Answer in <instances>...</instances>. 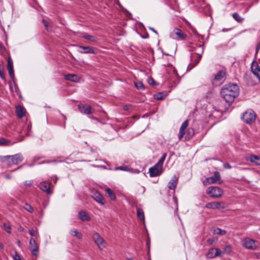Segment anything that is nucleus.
Wrapping results in <instances>:
<instances>
[{"label":"nucleus","mask_w":260,"mask_h":260,"mask_svg":"<svg viewBox=\"0 0 260 260\" xmlns=\"http://www.w3.org/2000/svg\"><path fill=\"white\" fill-rule=\"evenodd\" d=\"M39 187L48 194H51L52 193L50 188V183L46 181L41 182L39 185Z\"/></svg>","instance_id":"obj_11"},{"label":"nucleus","mask_w":260,"mask_h":260,"mask_svg":"<svg viewBox=\"0 0 260 260\" xmlns=\"http://www.w3.org/2000/svg\"><path fill=\"white\" fill-rule=\"evenodd\" d=\"M162 169L154 165L149 169V176L151 177H156L160 175L162 173Z\"/></svg>","instance_id":"obj_12"},{"label":"nucleus","mask_w":260,"mask_h":260,"mask_svg":"<svg viewBox=\"0 0 260 260\" xmlns=\"http://www.w3.org/2000/svg\"><path fill=\"white\" fill-rule=\"evenodd\" d=\"M170 37L174 39L184 40L186 35L181 29L176 28L170 33Z\"/></svg>","instance_id":"obj_7"},{"label":"nucleus","mask_w":260,"mask_h":260,"mask_svg":"<svg viewBox=\"0 0 260 260\" xmlns=\"http://www.w3.org/2000/svg\"><path fill=\"white\" fill-rule=\"evenodd\" d=\"M222 253V251L219 249L212 248L209 250L207 256L209 258H213L217 256H221Z\"/></svg>","instance_id":"obj_9"},{"label":"nucleus","mask_w":260,"mask_h":260,"mask_svg":"<svg viewBox=\"0 0 260 260\" xmlns=\"http://www.w3.org/2000/svg\"><path fill=\"white\" fill-rule=\"evenodd\" d=\"M251 69L253 74L260 80V67L256 62H252Z\"/></svg>","instance_id":"obj_13"},{"label":"nucleus","mask_w":260,"mask_h":260,"mask_svg":"<svg viewBox=\"0 0 260 260\" xmlns=\"http://www.w3.org/2000/svg\"><path fill=\"white\" fill-rule=\"evenodd\" d=\"M15 112L17 116L21 118L25 116L26 111L22 106L18 105L16 107Z\"/></svg>","instance_id":"obj_18"},{"label":"nucleus","mask_w":260,"mask_h":260,"mask_svg":"<svg viewBox=\"0 0 260 260\" xmlns=\"http://www.w3.org/2000/svg\"><path fill=\"white\" fill-rule=\"evenodd\" d=\"M149 29H150V30H151L152 31H153L154 33H155L156 35H158L157 32L155 30V29L154 28H153V27H149Z\"/></svg>","instance_id":"obj_56"},{"label":"nucleus","mask_w":260,"mask_h":260,"mask_svg":"<svg viewBox=\"0 0 260 260\" xmlns=\"http://www.w3.org/2000/svg\"><path fill=\"white\" fill-rule=\"evenodd\" d=\"M11 158L13 164L17 165L23 160V156L21 153H17L13 155H6L3 157L2 161H7Z\"/></svg>","instance_id":"obj_4"},{"label":"nucleus","mask_w":260,"mask_h":260,"mask_svg":"<svg viewBox=\"0 0 260 260\" xmlns=\"http://www.w3.org/2000/svg\"><path fill=\"white\" fill-rule=\"evenodd\" d=\"M248 160L251 162L255 163L257 166H260V157L258 156L250 155L249 156Z\"/></svg>","instance_id":"obj_24"},{"label":"nucleus","mask_w":260,"mask_h":260,"mask_svg":"<svg viewBox=\"0 0 260 260\" xmlns=\"http://www.w3.org/2000/svg\"><path fill=\"white\" fill-rule=\"evenodd\" d=\"M178 178L174 175L168 183V187L170 189H175L177 185Z\"/></svg>","instance_id":"obj_19"},{"label":"nucleus","mask_w":260,"mask_h":260,"mask_svg":"<svg viewBox=\"0 0 260 260\" xmlns=\"http://www.w3.org/2000/svg\"><path fill=\"white\" fill-rule=\"evenodd\" d=\"M31 124L30 122H27L26 123V135L30 136L31 135Z\"/></svg>","instance_id":"obj_33"},{"label":"nucleus","mask_w":260,"mask_h":260,"mask_svg":"<svg viewBox=\"0 0 260 260\" xmlns=\"http://www.w3.org/2000/svg\"><path fill=\"white\" fill-rule=\"evenodd\" d=\"M136 87L139 90H144L145 88V86L143 82H134Z\"/></svg>","instance_id":"obj_35"},{"label":"nucleus","mask_w":260,"mask_h":260,"mask_svg":"<svg viewBox=\"0 0 260 260\" xmlns=\"http://www.w3.org/2000/svg\"><path fill=\"white\" fill-rule=\"evenodd\" d=\"M137 215L140 221H145L144 213L142 209L140 208H137Z\"/></svg>","instance_id":"obj_25"},{"label":"nucleus","mask_w":260,"mask_h":260,"mask_svg":"<svg viewBox=\"0 0 260 260\" xmlns=\"http://www.w3.org/2000/svg\"><path fill=\"white\" fill-rule=\"evenodd\" d=\"M148 81H152V82H153V81H154L153 80V79L152 78H149V80H148Z\"/></svg>","instance_id":"obj_63"},{"label":"nucleus","mask_w":260,"mask_h":260,"mask_svg":"<svg viewBox=\"0 0 260 260\" xmlns=\"http://www.w3.org/2000/svg\"><path fill=\"white\" fill-rule=\"evenodd\" d=\"M179 132L181 133H183V134L185 133V130L183 129H181V128H180Z\"/></svg>","instance_id":"obj_61"},{"label":"nucleus","mask_w":260,"mask_h":260,"mask_svg":"<svg viewBox=\"0 0 260 260\" xmlns=\"http://www.w3.org/2000/svg\"><path fill=\"white\" fill-rule=\"evenodd\" d=\"M223 167L226 169H231L232 168V166L228 163H225L223 165Z\"/></svg>","instance_id":"obj_50"},{"label":"nucleus","mask_w":260,"mask_h":260,"mask_svg":"<svg viewBox=\"0 0 260 260\" xmlns=\"http://www.w3.org/2000/svg\"><path fill=\"white\" fill-rule=\"evenodd\" d=\"M82 38L88 40L91 42H95L97 41L98 39L94 36L89 35L87 34H85L83 35Z\"/></svg>","instance_id":"obj_27"},{"label":"nucleus","mask_w":260,"mask_h":260,"mask_svg":"<svg viewBox=\"0 0 260 260\" xmlns=\"http://www.w3.org/2000/svg\"><path fill=\"white\" fill-rule=\"evenodd\" d=\"M226 72L224 70L219 71L215 75L214 79L215 80H224L225 79Z\"/></svg>","instance_id":"obj_21"},{"label":"nucleus","mask_w":260,"mask_h":260,"mask_svg":"<svg viewBox=\"0 0 260 260\" xmlns=\"http://www.w3.org/2000/svg\"><path fill=\"white\" fill-rule=\"evenodd\" d=\"M257 241L249 238H245L243 240V245L247 249L255 250L257 248Z\"/></svg>","instance_id":"obj_5"},{"label":"nucleus","mask_w":260,"mask_h":260,"mask_svg":"<svg viewBox=\"0 0 260 260\" xmlns=\"http://www.w3.org/2000/svg\"><path fill=\"white\" fill-rule=\"evenodd\" d=\"M4 71V69L3 66L1 64H0V76L2 80L5 79Z\"/></svg>","instance_id":"obj_43"},{"label":"nucleus","mask_w":260,"mask_h":260,"mask_svg":"<svg viewBox=\"0 0 260 260\" xmlns=\"http://www.w3.org/2000/svg\"><path fill=\"white\" fill-rule=\"evenodd\" d=\"M239 94V86L234 83H229L222 87L220 91L221 96L229 104L232 103Z\"/></svg>","instance_id":"obj_1"},{"label":"nucleus","mask_w":260,"mask_h":260,"mask_svg":"<svg viewBox=\"0 0 260 260\" xmlns=\"http://www.w3.org/2000/svg\"><path fill=\"white\" fill-rule=\"evenodd\" d=\"M167 153H164L161 157L158 160V162L155 165L156 166L158 167L159 168L162 169V167L164 164V162L166 158Z\"/></svg>","instance_id":"obj_26"},{"label":"nucleus","mask_w":260,"mask_h":260,"mask_svg":"<svg viewBox=\"0 0 260 260\" xmlns=\"http://www.w3.org/2000/svg\"><path fill=\"white\" fill-rule=\"evenodd\" d=\"M212 177L215 180V182H217L220 179V175L219 172L218 171L215 172L214 176Z\"/></svg>","instance_id":"obj_41"},{"label":"nucleus","mask_w":260,"mask_h":260,"mask_svg":"<svg viewBox=\"0 0 260 260\" xmlns=\"http://www.w3.org/2000/svg\"><path fill=\"white\" fill-rule=\"evenodd\" d=\"M183 135H184V134L183 133H181L180 132H179L178 138L179 139V140H181L182 139V138L183 137Z\"/></svg>","instance_id":"obj_53"},{"label":"nucleus","mask_w":260,"mask_h":260,"mask_svg":"<svg viewBox=\"0 0 260 260\" xmlns=\"http://www.w3.org/2000/svg\"><path fill=\"white\" fill-rule=\"evenodd\" d=\"M115 170H116L124 171H130V170H131V168H129L127 166H120V167L116 168Z\"/></svg>","instance_id":"obj_38"},{"label":"nucleus","mask_w":260,"mask_h":260,"mask_svg":"<svg viewBox=\"0 0 260 260\" xmlns=\"http://www.w3.org/2000/svg\"><path fill=\"white\" fill-rule=\"evenodd\" d=\"M173 200H174V202L176 203V205L177 206L178 202H177V198L176 197H173Z\"/></svg>","instance_id":"obj_58"},{"label":"nucleus","mask_w":260,"mask_h":260,"mask_svg":"<svg viewBox=\"0 0 260 260\" xmlns=\"http://www.w3.org/2000/svg\"><path fill=\"white\" fill-rule=\"evenodd\" d=\"M25 210L29 212V213H32L34 212V208L32 207L28 203L25 204V206L24 207Z\"/></svg>","instance_id":"obj_36"},{"label":"nucleus","mask_w":260,"mask_h":260,"mask_svg":"<svg viewBox=\"0 0 260 260\" xmlns=\"http://www.w3.org/2000/svg\"><path fill=\"white\" fill-rule=\"evenodd\" d=\"M79 218L82 221H90L91 218L84 211L78 212Z\"/></svg>","instance_id":"obj_22"},{"label":"nucleus","mask_w":260,"mask_h":260,"mask_svg":"<svg viewBox=\"0 0 260 260\" xmlns=\"http://www.w3.org/2000/svg\"><path fill=\"white\" fill-rule=\"evenodd\" d=\"M214 234L223 235L226 234V231L224 230H221L220 228H216L214 230Z\"/></svg>","instance_id":"obj_34"},{"label":"nucleus","mask_w":260,"mask_h":260,"mask_svg":"<svg viewBox=\"0 0 260 260\" xmlns=\"http://www.w3.org/2000/svg\"><path fill=\"white\" fill-rule=\"evenodd\" d=\"M79 111L84 114L88 115L93 113L94 111L91 107L85 104H80L78 106Z\"/></svg>","instance_id":"obj_8"},{"label":"nucleus","mask_w":260,"mask_h":260,"mask_svg":"<svg viewBox=\"0 0 260 260\" xmlns=\"http://www.w3.org/2000/svg\"><path fill=\"white\" fill-rule=\"evenodd\" d=\"M93 199L98 203L103 205L105 204L104 199L103 196L98 191H95L92 195Z\"/></svg>","instance_id":"obj_16"},{"label":"nucleus","mask_w":260,"mask_h":260,"mask_svg":"<svg viewBox=\"0 0 260 260\" xmlns=\"http://www.w3.org/2000/svg\"><path fill=\"white\" fill-rule=\"evenodd\" d=\"M150 241L149 240H148L147 242H146V245H147V248H148V250L149 251V249H150Z\"/></svg>","instance_id":"obj_55"},{"label":"nucleus","mask_w":260,"mask_h":260,"mask_svg":"<svg viewBox=\"0 0 260 260\" xmlns=\"http://www.w3.org/2000/svg\"><path fill=\"white\" fill-rule=\"evenodd\" d=\"M241 118L246 124H251L255 122L256 114L252 110L249 109L243 114Z\"/></svg>","instance_id":"obj_2"},{"label":"nucleus","mask_w":260,"mask_h":260,"mask_svg":"<svg viewBox=\"0 0 260 260\" xmlns=\"http://www.w3.org/2000/svg\"><path fill=\"white\" fill-rule=\"evenodd\" d=\"M207 193L212 198H219L223 193V190L218 186H210L207 190Z\"/></svg>","instance_id":"obj_3"},{"label":"nucleus","mask_w":260,"mask_h":260,"mask_svg":"<svg viewBox=\"0 0 260 260\" xmlns=\"http://www.w3.org/2000/svg\"><path fill=\"white\" fill-rule=\"evenodd\" d=\"M233 17L238 22H241L243 20V18H242L238 13H234L233 14Z\"/></svg>","instance_id":"obj_32"},{"label":"nucleus","mask_w":260,"mask_h":260,"mask_svg":"<svg viewBox=\"0 0 260 260\" xmlns=\"http://www.w3.org/2000/svg\"><path fill=\"white\" fill-rule=\"evenodd\" d=\"M202 58L201 55H198L194 54L191 55V62L188 66L187 70H191L195 67L200 61Z\"/></svg>","instance_id":"obj_10"},{"label":"nucleus","mask_w":260,"mask_h":260,"mask_svg":"<svg viewBox=\"0 0 260 260\" xmlns=\"http://www.w3.org/2000/svg\"><path fill=\"white\" fill-rule=\"evenodd\" d=\"M79 52L81 53H89V54H94L95 53L94 49L88 46H79Z\"/></svg>","instance_id":"obj_17"},{"label":"nucleus","mask_w":260,"mask_h":260,"mask_svg":"<svg viewBox=\"0 0 260 260\" xmlns=\"http://www.w3.org/2000/svg\"><path fill=\"white\" fill-rule=\"evenodd\" d=\"M195 53L194 54L201 55L204 51V48L202 45H199L194 49Z\"/></svg>","instance_id":"obj_28"},{"label":"nucleus","mask_w":260,"mask_h":260,"mask_svg":"<svg viewBox=\"0 0 260 260\" xmlns=\"http://www.w3.org/2000/svg\"><path fill=\"white\" fill-rule=\"evenodd\" d=\"M42 22L44 23L46 29L47 30H49V23L46 21H45L44 19L42 20Z\"/></svg>","instance_id":"obj_48"},{"label":"nucleus","mask_w":260,"mask_h":260,"mask_svg":"<svg viewBox=\"0 0 260 260\" xmlns=\"http://www.w3.org/2000/svg\"><path fill=\"white\" fill-rule=\"evenodd\" d=\"M92 119L95 120H96V121H99L98 119L96 117H92Z\"/></svg>","instance_id":"obj_64"},{"label":"nucleus","mask_w":260,"mask_h":260,"mask_svg":"<svg viewBox=\"0 0 260 260\" xmlns=\"http://www.w3.org/2000/svg\"><path fill=\"white\" fill-rule=\"evenodd\" d=\"M14 260H21L20 256L17 253H16L14 257Z\"/></svg>","instance_id":"obj_51"},{"label":"nucleus","mask_w":260,"mask_h":260,"mask_svg":"<svg viewBox=\"0 0 260 260\" xmlns=\"http://www.w3.org/2000/svg\"><path fill=\"white\" fill-rule=\"evenodd\" d=\"M188 125V120H186L182 123L180 128H181V129H183L185 130V129L187 127Z\"/></svg>","instance_id":"obj_45"},{"label":"nucleus","mask_w":260,"mask_h":260,"mask_svg":"<svg viewBox=\"0 0 260 260\" xmlns=\"http://www.w3.org/2000/svg\"><path fill=\"white\" fill-rule=\"evenodd\" d=\"M8 142L7 140L3 138H0V145L6 146L8 145Z\"/></svg>","instance_id":"obj_44"},{"label":"nucleus","mask_w":260,"mask_h":260,"mask_svg":"<svg viewBox=\"0 0 260 260\" xmlns=\"http://www.w3.org/2000/svg\"><path fill=\"white\" fill-rule=\"evenodd\" d=\"M92 238L93 240L101 249L105 247V241L99 233L95 232H94L92 236Z\"/></svg>","instance_id":"obj_6"},{"label":"nucleus","mask_w":260,"mask_h":260,"mask_svg":"<svg viewBox=\"0 0 260 260\" xmlns=\"http://www.w3.org/2000/svg\"><path fill=\"white\" fill-rule=\"evenodd\" d=\"M8 64L7 68L10 78L12 79H14V71L13 70V61L11 57H9L7 59Z\"/></svg>","instance_id":"obj_14"},{"label":"nucleus","mask_w":260,"mask_h":260,"mask_svg":"<svg viewBox=\"0 0 260 260\" xmlns=\"http://www.w3.org/2000/svg\"><path fill=\"white\" fill-rule=\"evenodd\" d=\"M4 249V246L3 244L1 243H0V249L3 250Z\"/></svg>","instance_id":"obj_62"},{"label":"nucleus","mask_w":260,"mask_h":260,"mask_svg":"<svg viewBox=\"0 0 260 260\" xmlns=\"http://www.w3.org/2000/svg\"><path fill=\"white\" fill-rule=\"evenodd\" d=\"M150 84L153 86L158 85V82H149Z\"/></svg>","instance_id":"obj_57"},{"label":"nucleus","mask_w":260,"mask_h":260,"mask_svg":"<svg viewBox=\"0 0 260 260\" xmlns=\"http://www.w3.org/2000/svg\"><path fill=\"white\" fill-rule=\"evenodd\" d=\"M216 182L215 180L213 178L212 176L207 178L205 180L203 181V184L204 185H207L210 184L214 183Z\"/></svg>","instance_id":"obj_30"},{"label":"nucleus","mask_w":260,"mask_h":260,"mask_svg":"<svg viewBox=\"0 0 260 260\" xmlns=\"http://www.w3.org/2000/svg\"><path fill=\"white\" fill-rule=\"evenodd\" d=\"M62 160L57 161L56 160H46L39 163V165L44 164H51V163H57V162H62Z\"/></svg>","instance_id":"obj_39"},{"label":"nucleus","mask_w":260,"mask_h":260,"mask_svg":"<svg viewBox=\"0 0 260 260\" xmlns=\"http://www.w3.org/2000/svg\"><path fill=\"white\" fill-rule=\"evenodd\" d=\"M31 251V252L33 255L37 256L38 253L39 251V247H34V248H31L30 249Z\"/></svg>","instance_id":"obj_40"},{"label":"nucleus","mask_w":260,"mask_h":260,"mask_svg":"<svg viewBox=\"0 0 260 260\" xmlns=\"http://www.w3.org/2000/svg\"><path fill=\"white\" fill-rule=\"evenodd\" d=\"M70 234L72 236L77 237L78 239H81L82 235L81 233H79L77 230L75 229L72 230L70 232Z\"/></svg>","instance_id":"obj_31"},{"label":"nucleus","mask_w":260,"mask_h":260,"mask_svg":"<svg viewBox=\"0 0 260 260\" xmlns=\"http://www.w3.org/2000/svg\"><path fill=\"white\" fill-rule=\"evenodd\" d=\"M123 109L125 110H128L129 109V106L128 105H124L123 106Z\"/></svg>","instance_id":"obj_59"},{"label":"nucleus","mask_w":260,"mask_h":260,"mask_svg":"<svg viewBox=\"0 0 260 260\" xmlns=\"http://www.w3.org/2000/svg\"><path fill=\"white\" fill-rule=\"evenodd\" d=\"M106 192L108 194L109 197L112 200H116V196L114 193L113 192V191L109 188H107L105 190Z\"/></svg>","instance_id":"obj_29"},{"label":"nucleus","mask_w":260,"mask_h":260,"mask_svg":"<svg viewBox=\"0 0 260 260\" xmlns=\"http://www.w3.org/2000/svg\"><path fill=\"white\" fill-rule=\"evenodd\" d=\"M33 183L32 180H30L29 181H26L24 182V184L27 186H30Z\"/></svg>","instance_id":"obj_49"},{"label":"nucleus","mask_w":260,"mask_h":260,"mask_svg":"<svg viewBox=\"0 0 260 260\" xmlns=\"http://www.w3.org/2000/svg\"><path fill=\"white\" fill-rule=\"evenodd\" d=\"M232 251L231 247L230 245H226L224 247V252L227 254H230Z\"/></svg>","instance_id":"obj_47"},{"label":"nucleus","mask_w":260,"mask_h":260,"mask_svg":"<svg viewBox=\"0 0 260 260\" xmlns=\"http://www.w3.org/2000/svg\"><path fill=\"white\" fill-rule=\"evenodd\" d=\"M29 233L32 237H35L36 238H38L39 237V234L38 233H36L35 231L33 229H30L29 230Z\"/></svg>","instance_id":"obj_42"},{"label":"nucleus","mask_w":260,"mask_h":260,"mask_svg":"<svg viewBox=\"0 0 260 260\" xmlns=\"http://www.w3.org/2000/svg\"><path fill=\"white\" fill-rule=\"evenodd\" d=\"M130 171L132 173H136V174H138L140 172V171H139L138 170H134L132 169H131V170H130Z\"/></svg>","instance_id":"obj_52"},{"label":"nucleus","mask_w":260,"mask_h":260,"mask_svg":"<svg viewBox=\"0 0 260 260\" xmlns=\"http://www.w3.org/2000/svg\"><path fill=\"white\" fill-rule=\"evenodd\" d=\"M35 246L38 247V246L37 245L36 241L34 239L31 238L30 239L29 242V249H30L31 248H34Z\"/></svg>","instance_id":"obj_37"},{"label":"nucleus","mask_w":260,"mask_h":260,"mask_svg":"<svg viewBox=\"0 0 260 260\" xmlns=\"http://www.w3.org/2000/svg\"><path fill=\"white\" fill-rule=\"evenodd\" d=\"M213 242V240H211V239H208L207 240V242L209 243V244H211L212 243V242Z\"/></svg>","instance_id":"obj_60"},{"label":"nucleus","mask_w":260,"mask_h":260,"mask_svg":"<svg viewBox=\"0 0 260 260\" xmlns=\"http://www.w3.org/2000/svg\"><path fill=\"white\" fill-rule=\"evenodd\" d=\"M206 208L208 209H224V207H221V204L219 202H213L207 203L205 206Z\"/></svg>","instance_id":"obj_15"},{"label":"nucleus","mask_w":260,"mask_h":260,"mask_svg":"<svg viewBox=\"0 0 260 260\" xmlns=\"http://www.w3.org/2000/svg\"><path fill=\"white\" fill-rule=\"evenodd\" d=\"M173 72H174V74L175 75V76H177V78H178V79H180L179 78V75H178V73H177V71H176L175 69H174V70H173Z\"/></svg>","instance_id":"obj_54"},{"label":"nucleus","mask_w":260,"mask_h":260,"mask_svg":"<svg viewBox=\"0 0 260 260\" xmlns=\"http://www.w3.org/2000/svg\"><path fill=\"white\" fill-rule=\"evenodd\" d=\"M64 78L66 80L69 81H79L80 79L78 76L76 74H68L64 76Z\"/></svg>","instance_id":"obj_23"},{"label":"nucleus","mask_w":260,"mask_h":260,"mask_svg":"<svg viewBox=\"0 0 260 260\" xmlns=\"http://www.w3.org/2000/svg\"><path fill=\"white\" fill-rule=\"evenodd\" d=\"M5 228V231L7 233L10 234L11 233V226L10 225H7L6 223L3 224Z\"/></svg>","instance_id":"obj_46"},{"label":"nucleus","mask_w":260,"mask_h":260,"mask_svg":"<svg viewBox=\"0 0 260 260\" xmlns=\"http://www.w3.org/2000/svg\"><path fill=\"white\" fill-rule=\"evenodd\" d=\"M171 91V89H170L168 91H164L158 92L154 95V98L155 99L157 100H162L168 95L169 93Z\"/></svg>","instance_id":"obj_20"}]
</instances>
